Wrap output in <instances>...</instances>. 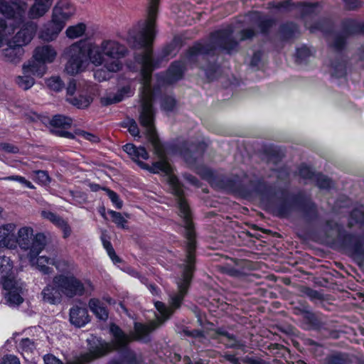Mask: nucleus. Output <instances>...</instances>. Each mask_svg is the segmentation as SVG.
Returning a JSON list of instances; mask_svg holds the SVG:
<instances>
[{
    "mask_svg": "<svg viewBox=\"0 0 364 364\" xmlns=\"http://www.w3.org/2000/svg\"><path fill=\"white\" fill-rule=\"evenodd\" d=\"M156 23H137L129 32L127 41L134 48L142 50L136 54L135 60L141 66L140 80L143 84V91L139 111V123L145 129L146 134L154 147L155 154L159 158L158 161L150 166L141 161L137 164L143 169L154 173L160 172L167 176L168 183L173 194L177 197L179 215L183 219L184 227L193 225L189 206L183 198V190L178 178L172 173V168L166 159V151L163 144L156 134L154 120L155 112L152 105L151 79L153 70L159 66V60L152 58V43L156 36Z\"/></svg>",
    "mask_w": 364,
    "mask_h": 364,
    "instance_id": "nucleus-1",
    "label": "nucleus"
},
{
    "mask_svg": "<svg viewBox=\"0 0 364 364\" xmlns=\"http://www.w3.org/2000/svg\"><path fill=\"white\" fill-rule=\"evenodd\" d=\"M127 53V48L115 40L104 39L100 44L80 41L65 51L68 58L65 70L74 75L82 71L90 60L95 66L103 65L107 71L117 73L122 70L121 59Z\"/></svg>",
    "mask_w": 364,
    "mask_h": 364,
    "instance_id": "nucleus-2",
    "label": "nucleus"
},
{
    "mask_svg": "<svg viewBox=\"0 0 364 364\" xmlns=\"http://www.w3.org/2000/svg\"><path fill=\"white\" fill-rule=\"evenodd\" d=\"M232 33L233 28L230 26L213 33L208 43H197L191 47L186 54V60L190 63H195L199 59L206 60L209 56L215 54L217 49L231 53L238 46V42L232 38Z\"/></svg>",
    "mask_w": 364,
    "mask_h": 364,
    "instance_id": "nucleus-3",
    "label": "nucleus"
},
{
    "mask_svg": "<svg viewBox=\"0 0 364 364\" xmlns=\"http://www.w3.org/2000/svg\"><path fill=\"white\" fill-rule=\"evenodd\" d=\"M53 2V0H33L29 6L25 1L0 0V14L19 26L26 19L37 20L44 16Z\"/></svg>",
    "mask_w": 364,
    "mask_h": 364,
    "instance_id": "nucleus-4",
    "label": "nucleus"
},
{
    "mask_svg": "<svg viewBox=\"0 0 364 364\" xmlns=\"http://www.w3.org/2000/svg\"><path fill=\"white\" fill-rule=\"evenodd\" d=\"M185 235L187 239V245L186 247V256L185 264H183V270L181 278L177 281L178 289L177 293H174L170 296L171 304L172 308L178 309L188 292L193 272L195 271V251H196V240L193 225H188L185 226Z\"/></svg>",
    "mask_w": 364,
    "mask_h": 364,
    "instance_id": "nucleus-5",
    "label": "nucleus"
},
{
    "mask_svg": "<svg viewBox=\"0 0 364 364\" xmlns=\"http://www.w3.org/2000/svg\"><path fill=\"white\" fill-rule=\"evenodd\" d=\"M298 210L304 219L308 223H314L318 220V211L316 205L303 192L294 195L283 193L282 200L277 205L275 211L279 217H287L291 211Z\"/></svg>",
    "mask_w": 364,
    "mask_h": 364,
    "instance_id": "nucleus-6",
    "label": "nucleus"
},
{
    "mask_svg": "<svg viewBox=\"0 0 364 364\" xmlns=\"http://www.w3.org/2000/svg\"><path fill=\"white\" fill-rule=\"evenodd\" d=\"M225 183L228 188L239 193L244 197L269 196L272 193V186L266 183L262 177L253 173H245L241 177L235 176L228 178Z\"/></svg>",
    "mask_w": 364,
    "mask_h": 364,
    "instance_id": "nucleus-7",
    "label": "nucleus"
},
{
    "mask_svg": "<svg viewBox=\"0 0 364 364\" xmlns=\"http://www.w3.org/2000/svg\"><path fill=\"white\" fill-rule=\"evenodd\" d=\"M33 235V230L31 227H23L18 231L17 237H15L16 245L24 250H28L27 254L31 262L40 254L46 245V237L43 233H37Z\"/></svg>",
    "mask_w": 364,
    "mask_h": 364,
    "instance_id": "nucleus-8",
    "label": "nucleus"
},
{
    "mask_svg": "<svg viewBox=\"0 0 364 364\" xmlns=\"http://www.w3.org/2000/svg\"><path fill=\"white\" fill-rule=\"evenodd\" d=\"M56 55V51L50 45L38 46L34 50V60L27 65L24 64L23 70L25 73H32L33 75L42 77L47 69L46 63H52Z\"/></svg>",
    "mask_w": 364,
    "mask_h": 364,
    "instance_id": "nucleus-9",
    "label": "nucleus"
},
{
    "mask_svg": "<svg viewBox=\"0 0 364 364\" xmlns=\"http://www.w3.org/2000/svg\"><path fill=\"white\" fill-rule=\"evenodd\" d=\"M53 283L59 288L63 296L69 299L83 296L85 293L84 283L73 274H58L53 278Z\"/></svg>",
    "mask_w": 364,
    "mask_h": 364,
    "instance_id": "nucleus-10",
    "label": "nucleus"
},
{
    "mask_svg": "<svg viewBox=\"0 0 364 364\" xmlns=\"http://www.w3.org/2000/svg\"><path fill=\"white\" fill-rule=\"evenodd\" d=\"M364 33V23L360 24L353 19H347L343 22V31L335 37L332 47L336 52H340L344 48L346 38L356 33Z\"/></svg>",
    "mask_w": 364,
    "mask_h": 364,
    "instance_id": "nucleus-11",
    "label": "nucleus"
},
{
    "mask_svg": "<svg viewBox=\"0 0 364 364\" xmlns=\"http://www.w3.org/2000/svg\"><path fill=\"white\" fill-rule=\"evenodd\" d=\"M5 293V300L9 306H18L23 301L21 296L23 290L22 282L17 279H6L1 282Z\"/></svg>",
    "mask_w": 364,
    "mask_h": 364,
    "instance_id": "nucleus-12",
    "label": "nucleus"
},
{
    "mask_svg": "<svg viewBox=\"0 0 364 364\" xmlns=\"http://www.w3.org/2000/svg\"><path fill=\"white\" fill-rule=\"evenodd\" d=\"M23 23L22 28L14 36L12 40L15 43L20 45L22 48L23 46L31 42L38 28L37 23L33 22V20L25 21Z\"/></svg>",
    "mask_w": 364,
    "mask_h": 364,
    "instance_id": "nucleus-13",
    "label": "nucleus"
},
{
    "mask_svg": "<svg viewBox=\"0 0 364 364\" xmlns=\"http://www.w3.org/2000/svg\"><path fill=\"white\" fill-rule=\"evenodd\" d=\"M75 9L68 0L59 1L53 9L52 16L57 20L66 22L75 14Z\"/></svg>",
    "mask_w": 364,
    "mask_h": 364,
    "instance_id": "nucleus-14",
    "label": "nucleus"
},
{
    "mask_svg": "<svg viewBox=\"0 0 364 364\" xmlns=\"http://www.w3.org/2000/svg\"><path fill=\"white\" fill-rule=\"evenodd\" d=\"M108 346L106 348H100L97 350L93 352L92 354H85L81 358H77L75 361L68 362L67 364H84L86 362H89L94 358L102 356L109 352ZM45 364H63L62 361L55 358L53 355H46L43 358Z\"/></svg>",
    "mask_w": 364,
    "mask_h": 364,
    "instance_id": "nucleus-15",
    "label": "nucleus"
},
{
    "mask_svg": "<svg viewBox=\"0 0 364 364\" xmlns=\"http://www.w3.org/2000/svg\"><path fill=\"white\" fill-rule=\"evenodd\" d=\"M2 59L10 63H18L24 54L23 48L14 41H11L8 43L7 47L1 50Z\"/></svg>",
    "mask_w": 364,
    "mask_h": 364,
    "instance_id": "nucleus-16",
    "label": "nucleus"
},
{
    "mask_svg": "<svg viewBox=\"0 0 364 364\" xmlns=\"http://www.w3.org/2000/svg\"><path fill=\"white\" fill-rule=\"evenodd\" d=\"M65 26L63 21L51 16V20L45 25L39 36L45 41H52L58 37Z\"/></svg>",
    "mask_w": 364,
    "mask_h": 364,
    "instance_id": "nucleus-17",
    "label": "nucleus"
},
{
    "mask_svg": "<svg viewBox=\"0 0 364 364\" xmlns=\"http://www.w3.org/2000/svg\"><path fill=\"white\" fill-rule=\"evenodd\" d=\"M343 243L354 256L364 257V237L363 236L353 234L346 235Z\"/></svg>",
    "mask_w": 364,
    "mask_h": 364,
    "instance_id": "nucleus-18",
    "label": "nucleus"
},
{
    "mask_svg": "<svg viewBox=\"0 0 364 364\" xmlns=\"http://www.w3.org/2000/svg\"><path fill=\"white\" fill-rule=\"evenodd\" d=\"M207 148V144L202 141L197 144H191L188 147L181 151L185 161L189 164H193L196 162L198 158H200L203 154Z\"/></svg>",
    "mask_w": 364,
    "mask_h": 364,
    "instance_id": "nucleus-19",
    "label": "nucleus"
},
{
    "mask_svg": "<svg viewBox=\"0 0 364 364\" xmlns=\"http://www.w3.org/2000/svg\"><path fill=\"white\" fill-rule=\"evenodd\" d=\"M296 309L302 315L304 323L307 326V328L319 329L323 327L324 323L319 315L309 310L307 307Z\"/></svg>",
    "mask_w": 364,
    "mask_h": 364,
    "instance_id": "nucleus-20",
    "label": "nucleus"
},
{
    "mask_svg": "<svg viewBox=\"0 0 364 364\" xmlns=\"http://www.w3.org/2000/svg\"><path fill=\"white\" fill-rule=\"evenodd\" d=\"M15 229L14 223H7L0 226V246L11 249L16 247Z\"/></svg>",
    "mask_w": 364,
    "mask_h": 364,
    "instance_id": "nucleus-21",
    "label": "nucleus"
},
{
    "mask_svg": "<svg viewBox=\"0 0 364 364\" xmlns=\"http://www.w3.org/2000/svg\"><path fill=\"white\" fill-rule=\"evenodd\" d=\"M245 18L254 28H259L262 33L267 32L274 23L272 19L261 16L258 12H251Z\"/></svg>",
    "mask_w": 364,
    "mask_h": 364,
    "instance_id": "nucleus-22",
    "label": "nucleus"
},
{
    "mask_svg": "<svg viewBox=\"0 0 364 364\" xmlns=\"http://www.w3.org/2000/svg\"><path fill=\"white\" fill-rule=\"evenodd\" d=\"M185 71V63L182 61H175L171 63L167 70L164 82L167 84H172L183 77Z\"/></svg>",
    "mask_w": 364,
    "mask_h": 364,
    "instance_id": "nucleus-23",
    "label": "nucleus"
},
{
    "mask_svg": "<svg viewBox=\"0 0 364 364\" xmlns=\"http://www.w3.org/2000/svg\"><path fill=\"white\" fill-rule=\"evenodd\" d=\"M70 321L77 327L84 326L90 321L87 309L77 306L71 308L70 310Z\"/></svg>",
    "mask_w": 364,
    "mask_h": 364,
    "instance_id": "nucleus-24",
    "label": "nucleus"
},
{
    "mask_svg": "<svg viewBox=\"0 0 364 364\" xmlns=\"http://www.w3.org/2000/svg\"><path fill=\"white\" fill-rule=\"evenodd\" d=\"M215 333L223 337L221 341L228 348L243 349L246 347L245 341L237 338L235 336L228 333L225 329L218 328L215 331Z\"/></svg>",
    "mask_w": 364,
    "mask_h": 364,
    "instance_id": "nucleus-25",
    "label": "nucleus"
},
{
    "mask_svg": "<svg viewBox=\"0 0 364 364\" xmlns=\"http://www.w3.org/2000/svg\"><path fill=\"white\" fill-rule=\"evenodd\" d=\"M43 299L44 301L50 304H56L60 302L62 298V293L59 288L53 284H47L41 292Z\"/></svg>",
    "mask_w": 364,
    "mask_h": 364,
    "instance_id": "nucleus-26",
    "label": "nucleus"
},
{
    "mask_svg": "<svg viewBox=\"0 0 364 364\" xmlns=\"http://www.w3.org/2000/svg\"><path fill=\"white\" fill-rule=\"evenodd\" d=\"M110 332L114 338V346L117 350L124 348L129 342L128 336L116 324L110 325Z\"/></svg>",
    "mask_w": 364,
    "mask_h": 364,
    "instance_id": "nucleus-27",
    "label": "nucleus"
},
{
    "mask_svg": "<svg viewBox=\"0 0 364 364\" xmlns=\"http://www.w3.org/2000/svg\"><path fill=\"white\" fill-rule=\"evenodd\" d=\"M14 267L13 261L6 256L0 257V283L6 279H16L11 277Z\"/></svg>",
    "mask_w": 364,
    "mask_h": 364,
    "instance_id": "nucleus-28",
    "label": "nucleus"
},
{
    "mask_svg": "<svg viewBox=\"0 0 364 364\" xmlns=\"http://www.w3.org/2000/svg\"><path fill=\"white\" fill-rule=\"evenodd\" d=\"M158 327V324L155 321H151L148 324H142L140 323H134V330L136 333V339L142 340L144 339L149 333L152 332Z\"/></svg>",
    "mask_w": 364,
    "mask_h": 364,
    "instance_id": "nucleus-29",
    "label": "nucleus"
},
{
    "mask_svg": "<svg viewBox=\"0 0 364 364\" xmlns=\"http://www.w3.org/2000/svg\"><path fill=\"white\" fill-rule=\"evenodd\" d=\"M323 364H351V360L347 353L334 352L324 358Z\"/></svg>",
    "mask_w": 364,
    "mask_h": 364,
    "instance_id": "nucleus-30",
    "label": "nucleus"
},
{
    "mask_svg": "<svg viewBox=\"0 0 364 364\" xmlns=\"http://www.w3.org/2000/svg\"><path fill=\"white\" fill-rule=\"evenodd\" d=\"M89 307L92 313L100 320L105 321L108 318V311L97 299H91L89 301Z\"/></svg>",
    "mask_w": 364,
    "mask_h": 364,
    "instance_id": "nucleus-31",
    "label": "nucleus"
},
{
    "mask_svg": "<svg viewBox=\"0 0 364 364\" xmlns=\"http://www.w3.org/2000/svg\"><path fill=\"white\" fill-rule=\"evenodd\" d=\"M87 29V26L84 23H78L73 26H70L65 31L66 36L68 38L75 39L82 36Z\"/></svg>",
    "mask_w": 364,
    "mask_h": 364,
    "instance_id": "nucleus-32",
    "label": "nucleus"
},
{
    "mask_svg": "<svg viewBox=\"0 0 364 364\" xmlns=\"http://www.w3.org/2000/svg\"><path fill=\"white\" fill-rule=\"evenodd\" d=\"M73 119L61 114L55 115L50 121V124L53 127L67 129L71 127Z\"/></svg>",
    "mask_w": 364,
    "mask_h": 364,
    "instance_id": "nucleus-33",
    "label": "nucleus"
},
{
    "mask_svg": "<svg viewBox=\"0 0 364 364\" xmlns=\"http://www.w3.org/2000/svg\"><path fill=\"white\" fill-rule=\"evenodd\" d=\"M68 101L79 109H85L92 103V97L89 95H79L78 97L68 98Z\"/></svg>",
    "mask_w": 364,
    "mask_h": 364,
    "instance_id": "nucleus-34",
    "label": "nucleus"
},
{
    "mask_svg": "<svg viewBox=\"0 0 364 364\" xmlns=\"http://www.w3.org/2000/svg\"><path fill=\"white\" fill-rule=\"evenodd\" d=\"M23 75L16 77L15 81L19 87L24 90L30 89L35 83L34 79L30 75H33L32 73H25L23 70Z\"/></svg>",
    "mask_w": 364,
    "mask_h": 364,
    "instance_id": "nucleus-35",
    "label": "nucleus"
},
{
    "mask_svg": "<svg viewBox=\"0 0 364 364\" xmlns=\"http://www.w3.org/2000/svg\"><path fill=\"white\" fill-rule=\"evenodd\" d=\"M52 265H54L61 274H65L66 272L71 274L70 272L75 269V264L73 262L65 259L55 260L53 258Z\"/></svg>",
    "mask_w": 364,
    "mask_h": 364,
    "instance_id": "nucleus-36",
    "label": "nucleus"
},
{
    "mask_svg": "<svg viewBox=\"0 0 364 364\" xmlns=\"http://www.w3.org/2000/svg\"><path fill=\"white\" fill-rule=\"evenodd\" d=\"M48 264H53V258L46 256H41L37 258L36 268L44 274H49L52 272V268Z\"/></svg>",
    "mask_w": 364,
    "mask_h": 364,
    "instance_id": "nucleus-37",
    "label": "nucleus"
},
{
    "mask_svg": "<svg viewBox=\"0 0 364 364\" xmlns=\"http://www.w3.org/2000/svg\"><path fill=\"white\" fill-rule=\"evenodd\" d=\"M296 8H298L299 9L301 16L304 17L308 15L316 14L318 8V4L317 3L310 4L304 2H297Z\"/></svg>",
    "mask_w": 364,
    "mask_h": 364,
    "instance_id": "nucleus-38",
    "label": "nucleus"
},
{
    "mask_svg": "<svg viewBox=\"0 0 364 364\" xmlns=\"http://www.w3.org/2000/svg\"><path fill=\"white\" fill-rule=\"evenodd\" d=\"M280 31L284 38L289 39L299 33V28L294 23H287L281 26Z\"/></svg>",
    "mask_w": 364,
    "mask_h": 364,
    "instance_id": "nucleus-39",
    "label": "nucleus"
},
{
    "mask_svg": "<svg viewBox=\"0 0 364 364\" xmlns=\"http://www.w3.org/2000/svg\"><path fill=\"white\" fill-rule=\"evenodd\" d=\"M155 306L160 314V316H158L160 323H163L165 320L168 319L173 313V311L166 307L163 302H155Z\"/></svg>",
    "mask_w": 364,
    "mask_h": 364,
    "instance_id": "nucleus-40",
    "label": "nucleus"
},
{
    "mask_svg": "<svg viewBox=\"0 0 364 364\" xmlns=\"http://www.w3.org/2000/svg\"><path fill=\"white\" fill-rule=\"evenodd\" d=\"M177 46L176 43H171L166 46L161 50L160 55V60H168L169 58H173L177 53Z\"/></svg>",
    "mask_w": 364,
    "mask_h": 364,
    "instance_id": "nucleus-41",
    "label": "nucleus"
},
{
    "mask_svg": "<svg viewBox=\"0 0 364 364\" xmlns=\"http://www.w3.org/2000/svg\"><path fill=\"white\" fill-rule=\"evenodd\" d=\"M315 181L317 186L321 189H330L333 186L332 180L321 173L316 174Z\"/></svg>",
    "mask_w": 364,
    "mask_h": 364,
    "instance_id": "nucleus-42",
    "label": "nucleus"
},
{
    "mask_svg": "<svg viewBox=\"0 0 364 364\" xmlns=\"http://www.w3.org/2000/svg\"><path fill=\"white\" fill-rule=\"evenodd\" d=\"M122 101L120 94L109 93L100 98V103L103 106H108L112 104L118 103Z\"/></svg>",
    "mask_w": 364,
    "mask_h": 364,
    "instance_id": "nucleus-43",
    "label": "nucleus"
},
{
    "mask_svg": "<svg viewBox=\"0 0 364 364\" xmlns=\"http://www.w3.org/2000/svg\"><path fill=\"white\" fill-rule=\"evenodd\" d=\"M296 3H294L292 0H286L284 1L279 2H274L272 4V7L281 11H288L291 10L293 8H296Z\"/></svg>",
    "mask_w": 364,
    "mask_h": 364,
    "instance_id": "nucleus-44",
    "label": "nucleus"
},
{
    "mask_svg": "<svg viewBox=\"0 0 364 364\" xmlns=\"http://www.w3.org/2000/svg\"><path fill=\"white\" fill-rule=\"evenodd\" d=\"M269 156L267 159V163L269 164H277L282 161L283 155L277 149L274 148H269L267 150Z\"/></svg>",
    "mask_w": 364,
    "mask_h": 364,
    "instance_id": "nucleus-45",
    "label": "nucleus"
},
{
    "mask_svg": "<svg viewBox=\"0 0 364 364\" xmlns=\"http://www.w3.org/2000/svg\"><path fill=\"white\" fill-rule=\"evenodd\" d=\"M331 68H333L332 75L336 77H341L346 73V63L344 61L338 63H332Z\"/></svg>",
    "mask_w": 364,
    "mask_h": 364,
    "instance_id": "nucleus-46",
    "label": "nucleus"
},
{
    "mask_svg": "<svg viewBox=\"0 0 364 364\" xmlns=\"http://www.w3.org/2000/svg\"><path fill=\"white\" fill-rule=\"evenodd\" d=\"M108 213L110 215L112 221L118 226L122 228H126V223L127 220L122 216L119 212L114 210H109Z\"/></svg>",
    "mask_w": 364,
    "mask_h": 364,
    "instance_id": "nucleus-47",
    "label": "nucleus"
},
{
    "mask_svg": "<svg viewBox=\"0 0 364 364\" xmlns=\"http://www.w3.org/2000/svg\"><path fill=\"white\" fill-rule=\"evenodd\" d=\"M41 215L43 218L50 220L51 223H53L56 226H59L64 221L63 218L59 216L55 213L50 212V211H46L43 210L41 212Z\"/></svg>",
    "mask_w": 364,
    "mask_h": 364,
    "instance_id": "nucleus-48",
    "label": "nucleus"
},
{
    "mask_svg": "<svg viewBox=\"0 0 364 364\" xmlns=\"http://www.w3.org/2000/svg\"><path fill=\"white\" fill-rule=\"evenodd\" d=\"M176 106V100L171 96H165L161 100V108L167 112L173 111Z\"/></svg>",
    "mask_w": 364,
    "mask_h": 364,
    "instance_id": "nucleus-49",
    "label": "nucleus"
},
{
    "mask_svg": "<svg viewBox=\"0 0 364 364\" xmlns=\"http://www.w3.org/2000/svg\"><path fill=\"white\" fill-rule=\"evenodd\" d=\"M46 84L51 90L59 92L63 89V82L59 77L55 76L46 80Z\"/></svg>",
    "mask_w": 364,
    "mask_h": 364,
    "instance_id": "nucleus-50",
    "label": "nucleus"
},
{
    "mask_svg": "<svg viewBox=\"0 0 364 364\" xmlns=\"http://www.w3.org/2000/svg\"><path fill=\"white\" fill-rule=\"evenodd\" d=\"M205 71V75L209 80H213L218 70V65L215 63H209L207 65H200Z\"/></svg>",
    "mask_w": 364,
    "mask_h": 364,
    "instance_id": "nucleus-51",
    "label": "nucleus"
},
{
    "mask_svg": "<svg viewBox=\"0 0 364 364\" xmlns=\"http://www.w3.org/2000/svg\"><path fill=\"white\" fill-rule=\"evenodd\" d=\"M301 291L308 296L311 300H322L323 295L319 293L318 291L312 289L307 287H302Z\"/></svg>",
    "mask_w": 364,
    "mask_h": 364,
    "instance_id": "nucleus-52",
    "label": "nucleus"
},
{
    "mask_svg": "<svg viewBox=\"0 0 364 364\" xmlns=\"http://www.w3.org/2000/svg\"><path fill=\"white\" fill-rule=\"evenodd\" d=\"M103 190L107 192V196L116 208L117 209H121L122 208L123 203L117 193L107 188H104Z\"/></svg>",
    "mask_w": 364,
    "mask_h": 364,
    "instance_id": "nucleus-53",
    "label": "nucleus"
},
{
    "mask_svg": "<svg viewBox=\"0 0 364 364\" xmlns=\"http://www.w3.org/2000/svg\"><path fill=\"white\" fill-rule=\"evenodd\" d=\"M0 180L16 181H18V182L21 183V184L24 185L25 186H26L28 188L33 189L35 188L34 186L29 181H27L24 177L21 176H6V177H4V178H0Z\"/></svg>",
    "mask_w": 364,
    "mask_h": 364,
    "instance_id": "nucleus-54",
    "label": "nucleus"
},
{
    "mask_svg": "<svg viewBox=\"0 0 364 364\" xmlns=\"http://www.w3.org/2000/svg\"><path fill=\"white\" fill-rule=\"evenodd\" d=\"M299 176L304 179H315L316 176L311 169L306 166H301L299 170Z\"/></svg>",
    "mask_w": 364,
    "mask_h": 364,
    "instance_id": "nucleus-55",
    "label": "nucleus"
},
{
    "mask_svg": "<svg viewBox=\"0 0 364 364\" xmlns=\"http://www.w3.org/2000/svg\"><path fill=\"white\" fill-rule=\"evenodd\" d=\"M350 219L352 221H353L355 223H361L364 221V213L362 210V208H356L354 209L350 213Z\"/></svg>",
    "mask_w": 364,
    "mask_h": 364,
    "instance_id": "nucleus-56",
    "label": "nucleus"
},
{
    "mask_svg": "<svg viewBox=\"0 0 364 364\" xmlns=\"http://www.w3.org/2000/svg\"><path fill=\"white\" fill-rule=\"evenodd\" d=\"M311 55V50L306 46H302L296 50V58L300 62L305 60Z\"/></svg>",
    "mask_w": 364,
    "mask_h": 364,
    "instance_id": "nucleus-57",
    "label": "nucleus"
},
{
    "mask_svg": "<svg viewBox=\"0 0 364 364\" xmlns=\"http://www.w3.org/2000/svg\"><path fill=\"white\" fill-rule=\"evenodd\" d=\"M250 25H252L250 23ZM255 28L251 26L250 28L242 29L240 34V41H246L252 39L255 36Z\"/></svg>",
    "mask_w": 364,
    "mask_h": 364,
    "instance_id": "nucleus-58",
    "label": "nucleus"
},
{
    "mask_svg": "<svg viewBox=\"0 0 364 364\" xmlns=\"http://www.w3.org/2000/svg\"><path fill=\"white\" fill-rule=\"evenodd\" d=\"M34 348L33 341L28 338L21 339L19 343V348L23 351H31Z\"/></svg>",
    "mask_w": 364,
    "mask_h": 364,
    "instance_id": "nucleus-59",
    "label": "nucleus"
},
{
    "mask_svg": "<svg viewBox=\"0 0 364 364\" xmlns=\"http://www.w3.org/2000/svg\"><path fill=\"white\" fill-rule=\"evenodd\" d=\"M241 361L244 364H267L263 359L258 357H252L247 355L241 358Z\"/></svg>",
    "mask_w": 364,
    "mask_h": 364,
    "instance_id": "nucleus-60",
    "label": "nucleus"
},
{
    "mask_svg": "<svg viewBox=\"0 0 364 364\" xmlns=\"http://www.w3.org/2000/svg\"><path fill=\"white\" fill-rule=\"evenodd\" d=\"M14 31V28L12 27H8L6 19L0 18V33L4 34L6 36H10Z\"/></svg>",
    "mask_w": 364,
    "mask_h": 364,
    "instance_id": "nucleus-61",
    "label": "nucleus"
},
{
    "mask_svg": "<svg viewBox=\"0 0 364 364\" xmlns=\"http://www.w3.org/2000/svg\"><path fill=\"white\" fill-rule=\"evenodd\" d=\"M76 133H77V134L82 136L85 139H87L92 143H97L100 141L99 137L92 133L87 132L83 130H79Z\"/></svg>",
    "mask_w": 364,
    "mask_h": 364,
    "instance_id": "nucleus-62",
    "label": "nucleus"
},
{
    "mask_svg": "<svg viewBox=\"0 0 364 364\" xmlns=\"http://www.w3.org/2000/svg\"><path fill=\"white\" fill-rule=\"evenodd\" d=\"M0 149L6 153L16 154L18 153L19 149L18 146L9 144V143H1L0 144Z\"/></svg>",
    "mask_w": 364,
    "mask_h": 364,
    "instance_id": "nucleus-63",
    "label": "nucleus"
},
{
    "mask_svg": "<svg viewBox=\"0 0 364 364\" xmlns=\"http://www.w3.org/2000/svg\"><path fill=\"white\" fill-rule=\"evenodd\" d=\"M1 364H21V363L17 356L6 355L3 357Z\"/></svg>",
    "mask_w": 364,
    "mask_h": 364,
    "instance_id": "nucleus-64",
    "label": "nucleus"
}]
</instances>
